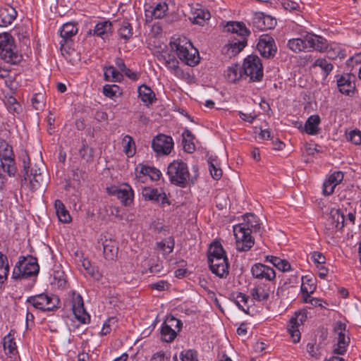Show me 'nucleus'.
Listing matches in <instances>:
<instances>
[{"instance_id":"nucleus-28","label":"nucleus","mask_w":361,"mask_h":361,"mask_svg":"<svg viewBox=\"0 0 361 361\" xmlns=\"http://www.w3.org/2000/svg\"><path fill=\"white\" fill-rule=\"evenodd\" d=\"M238 225L244 226L246 231H250L251 233L259 232L261 229L259 219L254 214H246L244 216L243 222Z\"/></svg>"},{"instance_id":"nucleus-59","label":"nucleus","mask_w":361,"mask_h":361,"mask_svg":"<svg viewBox=\"0 0 361 361\" xmlns=\"http://www.w3.org/2000/svg\"><path fill=\"white\" fill-rule=\"evenodd\" d=\"M209 164V170L213 178L216 180H219L222 176V171L220 168L217 167L214 161L209 160L208 161Z\"/></svg>"},{"instance_id":"nucleus-41","label":"nucleus","mask_w":361,"mask_h":361,"mask_svg":"<svg viewBox=\"0 0 361 361\" xmlns=\"http://www.w3.org/2000/svg\"><path fill=\"white\" fill-rule=\"evenodd\" d=\"M3 347L7 355H13L17 353V345L14 341V336L11 332L4 337Z\"/></svg>"},{"instance_id":"nucleus-13","label":"nucleus","mask_w":361,"mask_h":361,"mask_svg":"<svg viewBox=\"0 0 361 361\" xmlns=\"http://www.w3.org/2000/svg\"><path fill=\"white\" fill-rule=\"evenodd\" d=\"M151 147L157 157L167 156L174 147V142L171 136L159 133L153 137Z\"/></svg>"},{"instance_id":"nucleus-57","label":"nucleus","mask_w":361,"mask_h":361,"mask_svg":"<svg viewBox=\"0 0 361 361\" xmlns=\"http://www.w3.org/2000/svg\"><path fill=\"white\" fill-rule=\"evenodd\" d=\"M347 140L353 145H361V130L358 129L350 130L347 135Z\"/></svg>"},{"instance_id":"nucleus-40","label":"nucleus","mask_w":361,"mask_h":361,"mask_svg":"<svg viewBox=\"0 0 361 361\" xmlns=\"http://www.w3.org/2000/svg\"><path fill=\"white\" fill-rule=\"evenodd\" d=\"M219 257H227L222 245L218 242L212 243L208 250V261Z\"/></svg>"},{"instance_id":"nucleus-16","label":"nucleus","mask_w":361,"mask_h":361,"mask_svg":"<svg viewBox=\"0 0 361 361\" xmlns=\"http://www.w3.org/2000/svg\"><path fill=\"white\" fill-rule=\"evenodd\" d=\"M161 176V171L154 166L138 164L135 168V180L144 183L149 178L152 180H158Z\"/></svg>"},{"instance_id":"nucleus-48","label":"nucleus","mask_w":361,"mask_h":361,"mask_svg":"<svg viewBox=\"0 0 361 361\" xmlns=\"http://www.w3.org/2000/svg\"><path fill=\"white\" fill-rule=\"evenodd\" d=\"M157 246L164 255H169L173 250L174 240L173 238H169L158 242Z\"/></svg>"},{"instance_id":"nucleus-25","label":"nucleus","mask_w":361,"mask_h":361,"mask_svg":"<svg viewBox=\"0 0 361 361\" xmlns=\"http://www.w3.org/2000/svg\"><path fill=\"white\" fill-rule=\"evenodd\" d=\"M345 224V217L341 210L337 208L331 209L327 219V226L329 229H341Z\"/></svg>"},{"instance_id":"nucleus-35","label":"nucleus","mask_w":361,"mask_h":361,"mask_svg":"<svg viewBox=\"0 0 361 361\" xmlns=\"http://www.w3.org/2000/svg\"><path fill=\"white\" fill-rule=\"evenodd\" d=\"M121 145L125 154L128 157H133L136 152V146L133 138L128 135L123 137Z\"/></svg>"},{"instance_id":"nucleus-8","label":"nucleus","mask_w":361,"mask_h":361,"mask_svg":"<svg viewBox=\"0 0 361 361\" xmlns=\"http://www.w3.org/2000/svg\"><path fill=\"white\" fill-rule=\"evenodd\" d=\"M242 70L244 75L252 82L260 81L264 75L262 61L256 55H249L244 59Z\"/></svg>"},{"instance_id":"nucleus-49","label":"nucleus","mask_w":361,"mask_h":361,"mask_svg":"<svg viewBox=\"0 0 361 361\" xmlns=\"http://www.w3.org/2000/svg\"><path fill=\"white\" fill-rule=\"evenodd\" d=\"M53 285L59 289H64L67 286L66 276L63 271H56L54 274Z\"/></svg>"},{"instance_id":"nucleus-63","label":"nucleus","mask_w":361,"mask_h":361,"mask_svg":"<svg viewBox=\"0 0 361 361\" xmlns=\"http://www.w3.org/2000/svg\"><path fill=\"white\" fill-rule=\"evenodd\" d=\"M283 5L284 8L289 11H300V4L295 1H285Z\"/></svg>"},{"instance_id":"nucleus-24","label":"nucleus","mask_w":361,"mask_h":361,"mask_svg":"<svg viewBox=\"0 0 361 361\" xmlns=\"http://www.w3.org/2000/svg\"><path fill=\"white\" fill-rule=\"evenodd\" d=\"M343 177V173L341 171H335L331 173L323 183V194L326 196L331 195L335 188L342 182Z\"/></svg>"},{"instance_id":"nucleus-2","label":"nucleus","mask_w":361,"mask_h":361,"mask_svg":"<svg viewBox=\"0 0 361 361\" xmlns=\"http://www.w3.org/2000/svg\"><path fill=\"white\" fill-rule=\"evenodd\" d=\"M39 271L37 259L31 255L20 256L12 271V279L21 283L27 281L32 287L35 283Z\"/></svg>"},{"instance_id":"nucleus-46","label":"nucleus","mask_w":361,"mask_h":361,"mask_svg":"<svg viewBox=\"0 0 361 361\" xmlns=\"http://www.w3.org/2000/svg\"><path fill=\"white\" fill-rule=\"evenodd\" d=\"M313 67H319L325 76H327L333 70L334 65L324 58H319L314 61Z\"/></svg>"},{"instance_id":"nucleus-42","label":"nucleus","mask_w":361,"mask_h":361,"mask_svg":"<svg viewBox=\"0 0 361 361\" xmlns=\"http://www.w3.org/2000/svg\"><path fill=\"white\" fill-rule=\"evenodd\" d=\"M104 75L107 81L120 82L123 79V74L113 66L105 67Z\"/></svg>"},{"instance_id":"nucleus-54","label":"nucleus","mask_w":361,"mask_h":361,"mask_svg":"<svg viewBox=\"0 0 361 361\" xmlns=\"http://www.w3.org/2000/svg\"><path fill=\"white\" fill-rule=\"evenodd\" d=\"M336 331L338 334L337 342L341 343L345 345H349L350 338L345 334L346 330L345 325L340 324L338 326L336 329Z\"/></svg>"},{"instance_id":"nucleus-23","label":"nucleus","mask_w":361,"mask_h":361,"mask_svg":"<svg viewBox=\"0 0 361 361\" xmlns=\"http://www.w3.org/2000/svg\"><path fill=\"white\" fill-rule=\"evenodd\" d=\"M210 270L220 278L226 277L228 274V263L227 257H219L208 261Z\"/></svg>"},{"instance_id":"nucleus-55","label":"nucleus","mask_w":361,"mask_h":361,"mask_svg":"<svg viewBox=\"0 0 361 361\" xmlns=\"http://www.w3.org/2000/svg\"><path fill=\"white\" fill-rule=\"evenodd\" d=\"M226 77L230 82H235L242 77L241 71H238L237 66L229 67L226 71Z\"/></svg>"},{"instance_id":"nucleus-36","label":"nucleus","mask_w":361,"mask_h":361,"mask_svg":"<svg viewBox=\"0 0 361 361\" xmlns=\"http://www.w3.org/2000/svg\"><path fill=\"white\" fill-rule=\"evenodd\" d=\"M103 252L106 259H113L116 255L118 247L116 241L111 239H105L102 242Z\"/></svg>"},{"instance_id":"nucleus-47","label":"nucleus","mask_w":361,"mask_h":361,"mask_svg":"<svg viewBox=\"0 0 361 361\" xmlns=\"http://www.w3.org/2000/svg\"><path fill=\"white\" fill-rule=\"evenodd\" d=\"M249 296L243 293H238L235 298V303L238 307L245 313H248L249 305L247 304Z\"/></svg>"},{"instance_id":"nucleus-15","label":"nucleus","mask_w":361,"mask_h":361,"mask_svg":"<svg viewBox=\"0 0 361 361\" xmlns=\"http://www.w3.org/2000/svg\"><path fill=\"white\" fill-rule=\"evenodd\" d=\"M257 49L261 56L266 59L274 57L277 51V47L274 38L269 35H262L260 36Z\"/></svg>"},{"instance_id":"nucleus-50","label":"nucleus","mask_w":361,"mask_h":361,"mask_svg":"<svg viewBox=\"0 0 361 361\" xmlns=\"http://www.w3.org/2000/svg\"><path fill=\"white\" fill-rule=\"evenodd\" d=\"M31 102H32V106L36 110L42 109L44 107L45 102H46L45 94L42 92L35 93L32 96V97L31 99Z\"/></svg>"},{"instance_id":"nucleus-44","label":"nucleus","mask_w":361,"mask_h":361,"mask_svg":"<svg viewBox=\"0 0 361 361\" xmlns=\"http://www.w3.org/2000/svg\"><path fill=\"white\" fill-rule=\"evenodd\" d=\"M316 289V285L313 279L309 276L302 277L300 290L302 293H313Z\"/></svg>"},{"instance_id":"nucleus-4","label":"nucleus","mask_w":361,"mask_h":361,"mask_svg":"<svg viewBox=\"0 0 361 361\" xmlns=\"http://www.w3.org/2000/svg\"><path fill=\"white\" fill-rule=\"evenodd\" d=\"M172 50H175L180 61L193 67L200 63V57L198 50L187 38H178L170 42Z\"/></svg>"},{"instance_id":"nucleus-61","label":"nucleus","mask_w":361,"mask_h":361,"mask_svg":"<svg viewBox=\"0 0 361 361\" xmlns=\"http://www.w3.org/2000/svg\"><path fill=\"white\" fill-rule=\"evenodd\" d=\"M312 260L318 265H322L326 262V257L319 252H313L311 255Z\"/></svg>"},{"instance_id":"nucleus-5","label":"nucleus","mask_w":361,"mask_h":361,"mask_svg":"<svg viewBox=\"0 0 361 361\" xmlns=\"http://www.w3.org/2000/svg\"><path fill=\"white\" fill-rule=\"evenodd\" d=\"M167 174L171 183L181 188L195 182V179L190 177L187 164L181 159L173 160L169 164Z\"/></svg>"},{"instance_id":"nucleus-60","label":"nucleus","mask_w":361,"mask_h":361,"mask_svg":"<svg viewBox=\"0 0 361 361\" xmlns=\"http://www.w3.org/2000/svg\"><path fill=\"white\" fill-rule=\"evenodd\" d=\"M149 361H170V355L164 350H159L152 355Z\"/></svg>"},{"instance_id":"nucleus-14","label":"nucleus","mask_w":361,"mask_h":361,"mask_svg":"<svg viewBox=\"0 0 361 361\" xmlns=\"http://www.w3.org/2000/svg\"><path fill=\"white\" fill-rule=\"evenodd\" d=\"M159 60L175 76L179 78H183V71L179 67V61L172 52L163 50L159 56Z\"/></svg>"},{"instance_id":"nucleus-18","label":"nucleus","mask_w":361,"mask_h":361,"mask_svg":"<svg viewBox=\"0 0 361 361\" xmlns=\"http://www.w3.org/2000/svg\"><path fill=\"white\" fill-rule=\"evenodd\" d=\"M142 195L145 200L152 201L163 207L170 204L166 194L162 190H159L157 188L144 187L142 190Z\"/></svg>"},{"instance_id":"nucleus-43","label":"nucleus","mask_w":361,"mask_h":361,"mask_svg":"<svg viewBox=\"0 0 361 361\" xmlns=\"http://www.w3.org/2000/svg\"><path fill=\"white\" fill-rule=\"evenodd\" d=\"M211 18L210 13L208 10L200 8L197 9L191 19L193 24L202 25L204 22Z\"/></svg>"},{"instance_id":"nucleus-56","label":"nucleus","mask_w":361,"mask_h":361,"mask_svg":"<svg viewBox=\"0 0 361 361\" xmlns=\"http://www.w3.org/2000/svg\"><path fill=\"white\" fill-rule=\"evenodd\" d=\"M116 322L117 321L115 317H110L106 319L103 324L100 334L102 336H106L109 334L111 331L113 327L116 326Z\"/></svg>"},{"instance_id":"nucleus-3","label":"nucleus","mask_w":361,"mask_h":361,"mask_svg":"<svg viewBox=\"0 0 361 361\" xmlns=\"http://www.w3.org/2000/svg\"><path fill=\"white\" fill-rule=\"evenodd\" d=\"M225 30L229 33L228 50H231L232 54H238L247 46V37L251 33L250 30L244 23L238 21L228 22Z\"/></svg>"},{"instance_id":"nucleus-62","label":"nucleus","mask_w":361,"mask_h":361,"mask_svg":"<svg viewBox=\"0 0 361 361\" xmlns=\"http://www.w3.org/2000/svg\"><path fill=\"white\" fill-rule=\"evenodd\" d=\"M8 176L6 169L0 164V190L3 189L7 183Z\"/></svg>"},{"instance_id":"nucleus-12","label":"nucleus","mask_w":361,"mask_h":361,"mask_svg":"<svg viewBox=\"0 0 361 361\" xmlns=\"http://www.w3.org/2000/svg\"><path fill=\"white\" fill-rule=\"evenodd\" d=\"M182 328V322L180 319L171 316L168 317L161 324L160 335L162 341L172 342L177 336V334Z\"/></svg>"},{"instance_id":"nucleus-11","label":"nucleus","mask_w":361,"mask_h":361,"mask_svg":"<svg viewBox=\"0 0 361 361\" xmlns=\"http://www.w3.org/2000/svg\"><path fill=\"white\" fill-rule=\"evenodd\" d=\"M307 318V310L302 309L295 312L294 316L290 319L287 325V332L294 343H297L300 341V326L303 325Z\"/></svg>"},{"instance_id":"nucleus-29","label":"nucleus","mask_w":361,"mask_h":361,"mask_svg":"<svg viewBox=\"0 0 361 361\" xmlns=\"http://www.w3.org/2000/svg\"><path fill=\"white\" fill-rule=\"evenodd\" d=\"M250 293L254 300L258 302L267 301L271 293L270 286L260 283L251 289Z\"/></svg>"},{"instance_id":"nucleus-9","label":"nucleus","mask_w":361,"mask_h":361,"mask_svg":"<svg viewBox=\"0 0 361 361\" xmlns=\"http://www.w3.org/2000/svg\"><path fill=\"white\" fill-rule=\"evenodd\" d=\"M235 237V248L239 252L249 251L255 244V239L249 231H246L244 226L234 225L233 226Z\"/></svg>"},{"instance_id":"nucleus-6","label":"nucleus","mask_w":361,"mask_h":361,"mask_svg":"<svg viewBox=\"0 0 361 361\" xmlns=\"http://www.w3.org/2000/svg\"><path fill=\"white\" fill-rule=\"evenodd\" d=\"M64 306L72 311L74 318L79 324H88L91 317L84 307L82 297L76 291H70L66 297Z\"/></svg>"},{"instance_id":"nucleus-26","label":"nucleus","mask_w":361,"mask_h":361,"mask_svg":"<svg viewBox=\"0 0 361 361\" xmlns=\"http://www.w3.org/2000/svg\"><path fill=\"white\" fill-rule=\"evenodd\" d=\"M114 195L125 206H129L133 201L134 192L128 184H123L114 190Z\"/></svg>"},{"instance_id":"nucleus-52","label":"nucleus","mask_w":361,"mask_h":361,"mask_svg":"<svg viewBox=\"0 0 361 361\" xmlns=\"http://www.w3.org/2000/svg\"><path fill=\"white\" fill-rule=\"evenodd\" d=\"M80 157L87 162L92 161L93 159V149L89 147L86 142L82 143V147L79 149Z\"/></svg>"},{"instance_id":"nucleus-34","label":"nucleus","mask_w":361,"mask_h":361,"mask_svg":"<svg viewBox=\"0 0 361 361\" xmlns=\"http://www.w3.org/2000/svg\"><path fill=\"white\" fill-rule=\"evenodd\" d=\"M54 207L58 219L61 222L67 224L71 221V217L68 211L60 200H55Z\"/></svg>"},{"instance_id":"nucleus-32","label":"nucleus","mask_w":361,"mask_h":361,"mask_svg":"<svg viewBox=\"0 0 361 361\" xmlns=\"http://www.w3.org/2000/svg\"><path fill=\"white\" fill-rule=\"evenodd\" d=\"M328 57L331 59H336L338 58L344 59L346 56V51L341 44L336 42H329L326 51Z\"/></svg>"},{"instance_id":"nucleus-27","label":"nucleus","mask_w":361,"mask_h":361,"mask_svg":"<svg viewBox=\"0 0 361 361\" xmlns=\"http://www.w3.org/2000/svg\"><path fill=\"white\" fill-rule=\"evenodd\" d=\"M336 78L338 90H355V75L344 73L336 75Z\"/></svg>"},{"instance_id":"nucleus-10","label":"nucleus","mask_w":361,"mask_h":361,"mask_svg":"<svg viewBox=\"0 0 361 361\" xmlns=\"http://www.w3.org/2000/svg\"><path fill=\"white\" fill-rule=\"evenodd\" d=\"M0 162L6 169L8 177L15 176L17 167L13 147L5 140L0 141Z\"/></svg>"},{"instance_id":"nucleus-22","label":"nucleus","mask_w":361,"mask_h":361,"mask_svg":"<svg viewBox=\"0 0 361 361\" xmlns=\"http://www.w3.org/2000/svg\"><path fill=\"white\" fill-rule=\"evenodd\" d=\"M253 26L259 30L272 29L276 25L275 18L263 13H257L252 18Z\"/></svg>"},{"instance_id":"nucleus-30","label":"nucleus","mask_w":361,"mask_h":361,"mask_svg":"<svg viewBox=\"0 0 361 361\" xmlns=\"http://www.w3.org/2000/svg\"><path fill=\"white\" fill-rule=\"evenodd\" d=\"M17 11L11 6L0 10V27H6L11 25L16 18Z\"/></svg>"},{"instance_id":"nucleus-53","label":"nucleus","mask_w":361,"mask_h":361,"mask_svg":"<svg viewBox=\"0 0 361 361\" xmlns=\"http://www.w3.org/2000/svg\"><path fill=\"white\" fill-rule=\"evenodd\" d=\"M138 97L147 106H149L157 101L154 92H138Z\"/></svg>"},{"instance_id":"nucleus-7","label":"nucleus","mask_w":361,"mask_h":361,"mask_svg":"<svg viewBox=\"0 0 361 361\" xmlns=\"http://www.w3.org/2000/svg\"><path fill=\"white\" fill-rule=\"evenodd\" d=\"M26 303L33 309L44 312L57 309L60 300L56 295L41 293L28 297Z\"/></svg>"},{"instance_id":"nucleus-31","label":"nucleus","mask_w":361,"mask_h":361,"mask_svg":"<svg viewBox=\"0 0 361 361\" xmlns=\"http://www.w3.org/2000/svg\"><path fill=\"white\" fill-rule=\"evenodd\" d=\"M265 262L271 263L277 269L283 272H287L292 270L290 264L285 259H281L273 255H266Z\"/></svg>"},{"instance_id":"nucleus-19","label":"nucleus","mask_w":361,"mask_h":361,"mask_svg":"<svg viewBox=\"0 0 361 361\" xmlns=\"http://www.w3.org/2000/svg\"><path fill=\"white\" fill-rule=\"evenodd\" d=\"M251 273L255 279L272 281L276 279L274 269L262 263H255L252 266Z\"/></svg>"},{"instance_id":"nucleus-45","label":"nucleus","mask_w":361,"mask_h":361,"mask_svg":"<svg viewBox=\"0 0 361 361\" xmlns=\"http://www.w3.org/2000/svg\"><path fill=\"white\" fill-rule=\"evenodd\" d=\"M118 33L120 38L124 39L125 42H127L133 36V27L128 22L123 21L121 24Z\"/></svg>"},{"instance_id":"nucleus-38","label":"nucleus","mask_w":361,"mask_h":361,"mask_svg":"<svg viewBox=\"0 0 361 361\" xmlns=\"http://www.w3.org/2000/svg\"><path fill=\"white\" fill-rule=\"evenodd\" d=\"M182 144L185 152L192 153L195 150V145L193 142L194 136L191 131L188 129H185L182 133Z\"/></svg>"},{"instance_id":"nucleus-51","label":"nucleus","mask_w":361,"mask_h":361,"mask_svg":"<svg viewBox=\"0 0 361 361\" xmlns=\"http://www.w3.org/2000/svg\"><path fill=\"white\" fill-rule=\"evenodd\" d=\"M168 10V5L165 2L158 3L152 11V16L157 19L162 18Z\"/></svg>"},{"instance_id":"nucleus-33","label":"nucleus","mask_w":361,"mask_h":361,"mask_svg":"<svg viewBox=\"0 0 361 361\" xmlns=\"http://www.w3.org/2000/svg\"><path fill=\"white\" fill-rule=\"evenodd\" d=\"M288 47L293 52L298 53L307 50L306 35H302V37L293 38L288 41Z\"/></svg>"},{"instance_id":"nucleus-39","label":"nucleus","mask_w":361,"mask_h":361,"mask_svg":"<svg viewBox=\"0 0 361 361\" xmlns=\"http://www.w3.org/2000/svg\"><path fill=\"white\" fill-rule=\"evenodd\" d=\"M9 271L10 267L8 257L0 252V286L7 280Z\"/></svg>"},{"instance_id":"nucleus-1","label":"nucleus","mask_w":361,"mask_h":361,"mask_svg":"<svg viewBox=\"0 0 361 361\" xmlns=\"http://www.w3.org/2000/svg\"><path fill=\"white\" fill-rule=\"evenodd\" d=\"M0 58L5 64L0 65V77L6 78L10 73L9 66L18 65L23 60V55L18 51L13 37L8 33L0 35Z\"/></svg>"},{"instance_id":"nucleus-20","label":"nucleus","mask_w":361,"mask_h":361,"mask_svg":"<svg viewBox=\"0 0 361 361\" xmlns=\"http://www.w3.org/2000/svg\"><path fill=\"white\" fill-rule=\"evenodd\" d=\"M59 32L61 37V40L59 41L61 49H66V44L71 42L73 37L78 32L77 23L74 22L66 23L60 27Z\"/></svg>"},{"instance_id":"nucleus-17","label":"nucleus","mask_w":361,"mask_h":361,"mask_svg":"<svg viewBox=\"0 0 361 361\" xmlns=\"http://www.w3.org/2000/svg\"><path fill=\"white\" fill-rule=\"evenodd\" d=\"M113 33V24L109 20L98 21L93 29H90L87 35L108 40Z\"/></svg>"},{"instance_id":"nucleus-37","label":"nucleus","mask_w":361,"mask_h":361,"mask_svg":"<svg viewBox=\"0 0 361 361\" xmlns=\"http://www.w3.org/2000/svg\"><path fill=\"white\" fill-rule=\"evenodd\" d=\"M320 118L318 115L310 116L305 123V130L309 135H316L319 133Z\"/></svg>"},{"instance_id":"nucleus-58","label":"nucleus","mask_w":361,"mask_h":361,"mask_svg":"<svg viewBox=\"0 0 361 361\" xmlns=\"http://www.w3.org/2000/svg\"><path fill=\"white\" fill-rule=\"evenodd\" d=\"M27 180L30 181V190H36L40 187V185L43 181L42 174H39L36 176H32L31 178H27Z\"/></svg>"},{"instance_id":"nucleus-21","label":"nucleus","mask_w":361,"mask_h":361,"mask_svg":"<svg viewBox=\"0 0 361 361\" xmlns=\"http://www.w3.org/2000/svg\"><path fill=\"white\" fill-rule=\"evenodd\" d=\"M305 35L307 50L313 49L320 53L326 51L328 40L325 37L313 32H306Z\"/></svg>"},{"instance_id":"nucleus-64","label":"nucleus","mask_w":361,"mask_h":361,"mask_svg":"<svg viewBox=\"0 0 361 361\" xmlns=\"http://www.w3.org/2000/svg\"><path fill=\"white\" fill-rule=\"evenodd\" d=\"M123 74L132 81H137L140 77V74L138 72L134 71L128 68L125 70L123 73Z\"/></svg>"}]
</instances>
